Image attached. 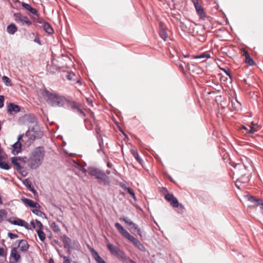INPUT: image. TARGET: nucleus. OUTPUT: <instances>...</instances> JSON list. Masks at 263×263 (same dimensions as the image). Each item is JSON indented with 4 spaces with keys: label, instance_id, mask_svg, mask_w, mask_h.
<instances>
[{
    "label": "nucleus",
    "instance_id": "nucleus-17",
    "mask_svg": "<svg viewBox=\"0 0 263 263\" xmlns=\"http://www.w3.org/2000/svg\"><path fill=\"white\" fill-rule=\"evenodd\" d=\"M65 104L67 105L68 106H69L74 111H76L80 107V104L79 103L74 101L71 100L68 98H66V101H65Z\"/></svg>",
    "mask_w": 263,
    "mask_h": 263
},
{
    "label": "nucleus",
    "instance_id": "nucleus-47",
    "mask_svg": "<svg viewBox=\"0 0 263 263\" xmlns=\"http://www.w3.org/2000/svg\"><path fill=\"white\" fill-rule=\"evenodd\" d=\"M232 165L234 167V168H238L239 169H241V168H243L244 167H245V166L242 164H240V163H236L235 164V165H233L232 164Z\"/></svg>",
    "mask_w": 263,
    "mask_h": 263
},
{
    "label": "nucleus",
    "instance_id": "nucleus-58",
    "mask_svg": "<svg viewBox=\"0 0 263 263\" xmlns=\"http://www.w3.org/2000/svg\"><path fill=\"white\" fill-rule=\"evenodd\" d=\"M4 250L2 248H0V256H4Z\"/></svg>",
    "mask_w": 263,
    "mask_h": 263
},
{
    "label": "nucleus",
    "instance_id": "nucleus-31",
    "mask_svg": "<svg viewBox=\"0 0 263 263\" xmlns=\"http://www.w3.org/2000/svg\"><path fill=\"white\" fill-rule=\"evenodd\" d=\"M132 154L135 159L141 164L143 162V160L140 157L137 151L132 149L131 151Z\"/></svg>",
    "mask_w": 263,
    "mask_h": 263
},
{
    "label": "nucleus",
    "instance_id": "nucleus-35",
    "mask_svg": "<svg viewBox=\"0 0 263 263\" xmlns=\"http://www.w3.org/2000/svg\"><path fill=\"white\" fill-rule=\"evenodd\" d=\"M50 227L54 232L58 233L61 231V229H60L59 226L55 222H52L51 223Z\"/></svg>",
    "mask_w": 263,
    "mask_h": 263
},
{
    "label": "nucleus",
    "instance_id": "nucleus-19",
    "mask_svg": "<svg viewBox=\"0 0 263 263\" xmlns=\"http://www.w3.org/2000/svg\"><path fill=\"white\" fill-rule=\"evenodd\" d=\"M10 257L13 258L15 262L20 261L21 259V255L18 253L17 247H13L11 249Z\"/></svg>",
    "mask_w": 263,
    "mask_h": 263
},
{
    "label": "nucleus",
    "instance_id": "nucleus-16",
    "mask_svg": "<svg viewBox=\"0 0 263 263\" xmlns=\"http://www.w3.org/2000/svg\"><path fill=\"white\" fill-rule=\"evenodd\" d=\"M115 226L116 229L118 230V231L126 239L128 240L130 238V237L132 236L129 233L124 229V228L121 226V224L118 222H116L115 224Z\"/></svg>",
    "mask_w": 263,
    "mask_h": 263
},
{
    "label": "nucleus",
    "instance_id": "nucleus-33",
    "mask_svg": "<svg viewBox=\"0 0 263 263\" xmlns=\"http://www.w3.org/2000/svg\"><path fill=\"white\" fill-rule=\"evenodd\" d=\"M159 35L160 37L162 38V39H163L164 41H166V39L167 38V34L164 29H160Z\"/></svg>",
    "mask_w": 263,
    "mask_h": 263
},
{
    "label": "nucleus",
    "instance_id": "nucleus-5",
    "mask_svg": "<svg viewBox=\"0 0 263 263\" xmlns=\"http://www.w3.org/2000/svg\"><path fill=\"white\" fill-rule=\"evenodd\" d=\"M42 136L43 133L40 130H36L34 127H32L31 129H28L25 134V137L28 138L29 144L36 139L41 138Z\"/></svg>",
    "mask_w": 263,
    "mask_h": 263
},
{
    "label": "nucleus",
    "instance_id": "nucleus-9",
    "mask_svg": "<svg viewBox=\"0 0 263 263\" xmlns=\"http://www.w3.org/2000/svg\"><path fill=\"white\" fill-rule=\"evenodd\" d=\"M6 220L11 224L23 227L27 230H29L31 229L30 228H29L28 224L23 219L16 218V219L15 220H12L11 219H8Z\"/></svg>",
    "mask_w": 263,
    "mask_h": 263
},
{
    "label": "nucleus",
    "instance_id": "nucleus-52",
    "mask_svg": "<svg viewBox=\"0 0 263 263\" xmlns=\"http://www.w3.org/2000/svg\"><path fill=\"white\" fill-rule=\"evenodd\" d=\"M79 112L82 117H84L86 116L85 113L80 108V107L76 111Z\"/></svg>",
    "mask_w": 263,
    "mask_h": 263
},
{
    "label": "nucleus",
    "instance_id": "nucleus-26",
    "mask_svg": "<svg viewBox=\"0 0 263 263\" xmlns=\"http://www.w3.org/2000/svg\"><path fill=\"white\" fill-rule=\"evenodd\" d=\"M44 29L49 34H52L54 33L53 28L50 24L47 22H44Z\"/></svg>",
    "mask_w": 263,
    "mask_h": 263
},
{
    "label": "nucleus",
    "instance_id": "nucleus-30",
    "mask_svg": "<svg viewBox=\"0 0 263 263\" xmlns=\"http://www.w3.org/2000/svg\"><path fill=\"white\" fill-rule=\"evenodd\" d=\"M25 120L29 123H34L36 122V118L34 115L32 114L26 115L25 116Z\"/></svg>",
    "mask_w": 263,
    "mask_h": 263
},
{
    "label": "nucleus",
    "instance_id": "nucleus-6",
    "mask_svg": "<svg viewBox=\"0 0 263 263\" xmlns=\"http://www.w3.org/2000/svg\"><path fill=\"white\" fill-rule=\"evenodd\" d=\"M192 2L194 4L197 14L199 16L201 19L204 20L206 17V13L204 11V9L201 3H200L198 0H192Z\"/></svg>",
    "mask_w": 263,
    "mask_h": 263
},
{
    "label": "nucleus",
    "instance_id": "nucleus-18",
    "mask_svg": "<svg viewBox=\"0 0 263 263\" xmlns=\"http://www.w3.org/2000/svg\"><path fill=\"white\" fill-rule=\"evenodd\" d=\"M89 250L91 254L97 263H106L105 260L99 255V253L92 248H90Z\"/></svg>",
    "mask_w": 263,
    "mask_h": 263
},
{
    "label": "nucleus",
    "instance_id": "nucleus-57",
    "mask_svg": "<svg viewBox=\"0 0 263 263\" xmlns=\"http://www.w3.org/2000/svg\"><path fill=\"white\" fill-rule=\"evenodd\" d=\"M86 100H87V103H88L89 105H90L91 106H93V104H92L93 102H92V100H91V99H89V98H86Z\"/></svg>",
    "mask_w": 263,
    "mask_h": 263
},
{
    "label": "nucleus",
    "instance_id": "nucleus-2",
    "mask_svg": "<svg viewBox=\"0 0 263 263\" xmlns=\"http://www.w3.org/2000/svg\"><path fill=\"white\" fill-rule=\"evenodd\" d=\"M45 154V149L42 146L36 147L33 150L28 160V166L30 168L36 169L41 165Z\"/></svg>",
    "mask_w": 263,
    "mask_h": 263
},
{
    "label": "nucleus",
    "instance_id": "nucleus-21",
    "mask_svg": "<svg viewBox=\"0 0 263 263\" xmlns=\"http://www.w3.org/2000/svg\"><path fill=\"white\" fill-rule=\"evenodd\" d=\"M23 183L25 185L28 189L30 191L34 196H37V192L34 190L33 186L32 185V183L29 179H25L23 181Z\"/></svg>",
    "mask_w": 263,
    "mask_h": 263
},
{
    "label": "nucleus",
    "instance_id": "nucleus-20",
    "mask_svg": "<svg viewBox=\"0 0 263 263\" xmlns=\"http://www.w3.org/2000/svg\"><path fill=\"white\" fill-rule=\"evenodd\" d=\"M22 200L25 204L28 205L30 208H41V205L38 203L34 202L31 199L24 197L22 198Z\"/></svg>",
    "mask_w": 263,
    "mask_h": 263
},
{
    "label": "nucleus",
    "instance_id": "nucleus-11",
    "mask_svg": "<svg viewBox=\"0 0 263 263\" xmlns=\"http://www.w3.org/2000/svg\"><path fill=\"white\" fill-rule=\"evenodd\" d=\"M128 240L131 242L135 247L137 248L140 251L142 252H145L146 249L144 245L137 238L134 237L133 235L130 237Z\"/></svg>",
    "mask_w": 263,
    "mask_h": 263
},
{
    "label": "nucleus",
    "instance_id": "nucleus-7",
    "mask_svg": "<svg viewBox=\"0 0 263 263\" xmlns=\"http://www.w3.org/2000/svg\"><path fill=\"white\" fill-rule=\"evenodd\" d=\"M15 22L21 23L22 25L30 26L32 22L26 16L22 15L20 13H15L13 14Z\"/></svg>",
    "mask_w": 263,
    "mask_h": 263
},
{
    "label": "nucleus",
    "instance_id": "nucleus-62",
    "mask_svg": "<svg viewBox=\"0 0 263 263\" xmlns=\"http://www.w3.org/2000/svg\"><path fill=\"white\" fill-rule=\"evenodd\" d=\"M137 231V234L140 236V237H142V233H141V229H139L138 230V231Z\"/></svg>",
    "mask_w": 263,
    "mask_h": 263
},
{
    "label": "nucleus",
    "instance_id": "nucleus-56",
    "mask_svg": "<svg viewBox=\"0 0 263 263\" xmlns=\"http://www.w3.org/2000/svg\"><path fill=\"white\" fill-rule=\"evenodd\" d=\"M34 42L38 43L39 45H41V40L38 36H35V37L34 39Z\"/></svg>",
    "mask_w": 263,
    "mask_h": 263
},
{
    "label": "nucleus",
    "instance_id": "nucleus-59",
    "mask_svg": "<svg viewBox=\"0 0 263 263\" xmlns=\"http://www.w3.org/2000/svg\"><path fill=\"white\" fill-rule=\"evenodd\" d=\"M23 136H24L23 134H20L17 137V142H20V141L23 138Z\"/></svg>",
    "mask_w": 263,
    "mask_h": 263
},
{
    "label": "nucleus",
    "instance_id": "nucleus-46",
    "mask_svg": "<svg viewBox=\"0 0 263 263\" xmlns=\"http://www.w3.org/2000/svg\"><path fill=\"white\" fill-rule=\"evenodd\" d=\"M8 235L9 236V237L11 239H14V238H16L18 237V236L17 235V234H13L12 233H11V232H9L8 233Z\"/></svg>",
    "mask_w": 263,
    "mask_h": 263
},
{
    "label": "nucleus",
    "instance_id": "nucleus-41",
    "mask_svg": "<svg viewBox=\"0 0 263 263\" xmlns=\"http://www.w3.org/2000/svg\"><path fill=\"white\" fill-rule=\"evenodd\" d=\"M98 140L99 145L100 147V149L98 150V152H99L100 151L102 150V147H103L104 142H103V139L101 136L98 137Z\"/></svg>",
    "mask_w": 263,
    "mask_h": 263
},
{
    "label": "nucleus",
    "instance_id": "nucleus-23",
    "mask_svg": "<svg viewBox=\"0 0 263 263\" xmlns=\"http://www.w3.org/2000/svg\"><path fill=\"white\" fill-rule=\"evenodd\" d=\"M61 239L64 244V247H68V246H71V239L66 235L61 236Z\"/></svg>",
    "mask_w": 263,
    "mask_h": 263
},
{
    "label": "nucleus",
    "instance_id": "nucleus-64",
    "mask_svg": "<svg viewBox=\"0 0 263 263\" xmlns=\"http://www.w3.org/2000/svg\"><path fill=\"white\" fill-rule=\"evenodd\" d=\"M49 263H55L54 261V260L52 258H51L49 260Z\"/></svg>",
    "mask_w": 263,
    "mask_h": 263
},
{
    "label": "nucleus",
    "instance_id": "nucleus-60",
    "mask_svg": "<svg viewBox=\"0 0 263 263\" xmlns=\"http://www.w3.org/2000/svg\"><path fill=\"white\" fill-rule=\"evenodd\" d=\"M255 129L253 127H251L250 129L249 130V133H254L255 132Z\"/></svg>",
    "mask_w": 263,
    "mask_h": 263
},
{
    "label": "nucleus",
    "instance_id": "nucleus-37",
    "mask_svg": "<svg viewBox=\"0 0 263 263\" xmlns=\"http://www.w3.org/2000/svg\"><path fill=\"white\" fill-rule=\"evenodd\" d=\"M0 168L5 170H8L10 169V166L5 161H0Z\"/></svg>",
    "mask_w": 263,
    "mask_h": 263
},
{
    "label": "nucleus",
    "instance_id": "nucleus-4",
    "mask_svg": "<svg viewBox=\"0 0 263 263\" xmlns=\"http://www.w3.org/2000/svg\"><path fill=\"white\" fill-rule=\"evenodd\" d=\"M107 248L109 251L110 254L115 256L118 259H121L123 261L126 259L127 256L125 253L121 250L119 247L111 243H108L107 245Z\"/></svg>",
    "mask_w": 263,
    "mask_h": 263
},
{
    "label": "nucleus",
    "instance_id": "nucleus-49",
    "mask_svg": "<svg viewBox=\"0 0 263 263\" xmlns=\"http://www.w3.org/2000/svg\"><path fill=\"white\" fill-rule=\"evenodd\" d=\"M4 97L3 96H0V108H2L4 105Z\"/></svg>",
    "mask_w": 263,
    "mask_h": 263
},
{
    "label": "nucleus",
    "instance_id": "nucleus-8",
    "mask_svg": "<svg viewBox=\"0 0 263 263\" xmlns=\"http://www.w3.org/2000/svg\"><path fill=\"white\" fill-rule=\"evenodd\" d=\"M246 198L249 201L254 204L253 206H260L261 212L263 214V201L262 200L251 195H247Z\"/></svg>",
    "mask_w": 263,
    "mask_h": 263
},
{
    "label": "nucleus",
    "instance_id": "nucleus-15",
    "mask_svg": "<svg viewBox=\"0 0 263 263\" xmlns=\"http://www.w3.org/2000/svg\"><path fill=\"white\" fill-rule=\"evenodd\" d=\"M115 226L116 229L118 230V231L126 239L128 240L130 238V237L132 236L129 233L124 229V228L121 226V224L118 222H116L115 224Z\"/></svg>",
    "mask_w": 263,
    "mask_h": 263
},
{
    "label": "nucleus",
    "instance_id": "nucleus-61",
    "mask_svg": "<svg viewBox=\"0 0 263 263\" xmlns=\"http://www.w3.org/2000/svg\"><path fill=\"white\" fill-rule=\"evenodd\" d=\"M30 224L33 229H34L35 228V224L33 221H31L30 222Z\"/></svg>",
    "mask_w": 263,
    "mask_h": 263
},
{
    "label": "nucleus",
    "instance_id": "nucleus-28",
    "mask_svg": "<svg viewBox=\"0 0 263 263\" xmlns=\"http://www.w3.org/2000/svg\"><path fill=\"white\" fill-rule=\"evenodd\" d=\"M209 86L213 87L217 91L219 92L222 88L221 85H219L218 84L215 83L214 81H208L206 82Z\"/></svg>",
    "mask_w": 263,
    "mask_h": 263
},
{
    "label": "nucleus",
    "instance_id": "nucleus-29",
    "mask_svg": "<svg viewBox=\"0 0 263 263\" xmlns=\"http://www.w3.org/2000/svg\"><path fill=\"white\" fill-rule=\"evenodd\" d=\"M120 221L125 222L126 223L128 224L129 226H131L132 228H133L134 229L135 228H136L138 226V225L136 223L133 222L127 217L120 218Z\"/></svg>",
    "mask_w": 263,
    "mask_h": 263
},
{
    "label": "nucleus",
    "instance_id": "nucleus-12",
    "mask_svg": "<svg viewBox=\"0 0 263 263\" xmlns=\"http://www.w3.org/2000/svg\"><path fill=\"white\" fill-rule=\"evenodd\" d=\"M21 110L20 106L14 103H10L7 105V112L10 115H14Z\"/></svg>",
    "mask_w": 263,
    "mask_h": 263
},
{
    "label": "nucleus",
    "instance_id": "nucleus-63",
    "mask_svg": "<svg viewBox=\"0 0 263 263\" xmlns=\"http://www.w3.org/2000/svg\"><path fill=\"white\" fill-rule=\"evenodd\" d=\"M240 183V181H239V180H237L236 181V183H235V185L238 188V185H239V183Z\"/></svg>",
    "mask_w": 263,
    "mask_h": 263
},
{
    "label": "nucleus",
    "instance_id": "nucleus-51",
    "mask_svg": "<svg viewBox=\"0 0 263 263\" xmlns=\"http://www.w3.org/2000/svg\"><path fill=\"white\" fill-rule=\"evenodd\" d=\"M79 112L82 117H84L86 116L85 113L80 108V107L76 111Z\"/></svg>",
    "mask_w": 263,
    "mask_h": 263
},
{
    "label": "nucleus",
    "instance_id": "nucleus-45",
    "mask_svg": "<svg viewBox=\"0 0 263 263\" xmlns=\"http://www.w3.org/2000/svg\"><path fill=\"white\" fill-rule=\"evenodd\" d=\"M221 69L224 72V73L229 77V78L231 80H232L233 77L231 75L230 72L228 70H227L225 68H222Z\"/></svg>",
    "mask_w": 263,
    "mask_h": 263
},
{
    "label": "nucleus",
    "instance_id": "nucleus-50",
    "mask_svg": "<svg viewBox=\"0 0 263 263\" xmlns=\"http://www.w3.org/2000/svg\"><path fill=\"white\" fill-rule=\"evenodd\" d=\"M17 171L19 173H20L21 174L22 176H23L24 177L26 176L27 175V172L26 171V170H23V168L22 170H20V171Z\"/></svg>",
    "mask_w": 263,
    "mask_h": 263
},
{
    "label": "nucleus",
    "instance_id": "nucleus-42",
    "mask_svg": "<svg viewBox=\"0 0 263 263\" xmlns=\"http://www.w3.org/2000/svg\"><path fill=\"white\" fill-rule=\"evenodd\" d=\"M60 257L64 259L63 263H71L69 256L67 257L64 255H60Z\"/></svg>",
    "mask_w": 263,
    "mask_h": 263
},
{
    "label": "nucleus",
    "instance_id": "nucleus-10",
    "mask_svg": "<svg viewBox=\"0 0 263 263\" xmlns=\"http://www.w3.org/2000/svg\"><path fill=\"white\" fill-rule=\"evenodd\" d=\"M165 199L170 202L174 208H178L179 206V203L177 199L173 194L167 193L165 195Z\"/></svg>",
    "mask_w": 263,
    "mask_h": 263
},
{
    "label": "nucleus",
    "instance_id": "nucleus-36",
    "mask_svg": "<svg viewBox=\"0 0 263 263\" xmlns=\"http://www.w3.org/2000/svg\"><path fill=\"white\" fill-rule=\"evenodd\" d=\"M7 215V212L5 209L0 210V223L2 222L6 217Z\"/></svg>",
    "mask_w": 263,
    "mask_h": 263
},
{
    "label": "nucleus",
    "instance_id": "nucleus-54",
    "mask_svg": "<svg viewBox=\"0 0 263 263\" xmlns=\"http://www.w3.org/2000/svg\"><path fill=\"white\" fill-rule=\"evenodd\" d=\"M64 248L67 249V252L69 255H70L72 252V248L71 246H68V247H64Z\"/></svg>",
    "mask_w": 263,
    "mask_h": 263
},
{
    "label": "nucleus",
    "instance_id": "nucleus-39",
    "mask_svg": "<svg viewBox=\"0 0 263 263\" xmlns=\"http://www.w3.org/2000/svg\"><path fill=\"white\" fill-rule=\"evenodd\" d=\"M32 212L33 214L36 215L37 216L42 217L43 216H45L44 213L42 212L41 211L37 209H33L32 210Z\"/></svg>",
    "mask_w": 263,
    "mask_h": 263
},
{
    "label": "nucleus",
    "instance_id": "nucleus-38",
    "mask_svg": "<svg viewBox=\"0 0 263 263\" xmlns=\"http://www.w3.org/2000/svg\"><path fill=\"white\" fill-rule=\"evenodd\" d=\"M2 80L3 82L7 85V86H11L12 83L11 82V80L10 79L7 77V76H3L2 77Z\"/></svg>",
    "mask_w": 263,
    "mask_h": 263
},
{
    "label": "nucleus",
    "instance_id": "nucleus-34",
    "mask_svg": "<svg viewBox=\"0 0 263 263\" xmlns=\"http://www.w3.org/2000/svg\"><path fill=\"white\" fill-rule=\"evenodd\" d=\"M36 233L40 240L42 241H44L45 239V234L42 231V230L38 229L36 231Z\"/></svg>",
    "mask_w": 263,
    "mask_h": 263
},
{
    "label": "nucleus",
    "instance_id": "nucleus-13",
    "mask_svg": "<svg viewBox=\"0 0 263 263\" xmlns=\"http://www.w3.org/2000/svg\"><path fill=\"white\" fill-rule=\"evenodd\" d=\"M16 243H18V245L16 247H17V248H20V250L21 252H25L28 251L29 248V245L28 242L25 239L17 240Z\"/></svg>",
    "mask_w": 263,
    "mask_h": 263
},
{
    "label": "nucleus",
    "instance_id": "nucleus-55",
    "mask_svg": "<svg viewBox=\"0 0 263 263\" xmlns=\"http://www.w3.org/2000/svg\"><path fill=\"white\" fill-rule=\"evenodd\" d=\"M120 185L124 190L127 191V192L130 189V187L126 186L124 183H121Z\"/></svg>",
    "mask_w": 263,
    "mask_h": 263
},
{
    "label": "nucleus",
    "instance_id": "nucleus-53",
    "mask_svg": "<svg viewBox=\"0 0 263 263\" xmlns=\"http://www.w3.org/2000/svg\"><path fill=\"white\" fill-rule=\"evenodd\" d=\"M35 222H36L37 226L39 227V229L42 230L43 228V224L41 223V222L40 220H37V219H36Z\"/></svg>",
    "mask_w": 263,
    "mask_h": 263
},
{
    "label": "nucleus",
    "instance_id": "nucleus-48",
    "mask_svg": "<svg viewBox=\"0 0 263 263\" xmlns=\"http://www.w3.org/2000/svg\"><path fill=\"white\" fill-rule=\"evenodd\" d=\"M123 263H136L133 260L131 259L129 257H127L126 259H125L123 261Z\"/></svg>",
    "mask_w": 263,
    "mask_h": 263
},
{
    "label": "nucleus",
    "instance_id": "nucleus-1",
    "mask_svg": "<svg viewBox=\"0 0 263 263\" xmlns=\"http://www.w3.org/2000/svg\"><path fill=\"white\" fill-rule=\"evenodd\" d=\"M41 94L47 103L52 107H63L66 98L57 93H52L47 89L43 90Z\"/></svg>",
    "mask_w": 263,
    "mask_h": 263
},
{
    "label": "nucleus",
    "instance_id": "nucleus-24",
    "mask_svg": "<svg viewBox=\"0 0 263 263\" xmlns=\"http://www.w3.org/2000/svg\"><path fill=\"white\" fill-rule=\"evenodd\" d=\"M17 30V28L14 24L11 23L7 27V31L10 34H14Z\"/></svg>",
    "mask_w": 263,
    "mask_h": 263
},
{
    "label": "nucleus",
    "instance_id": "nucleus-25",
    "mask_svg": "<svg viewBox=\"0 0 263 263\" xmlns=\"http://www.w3.org/2000/svg\"><path fill=\"white\" fill-rule=\"evenodd\" d=\"M21 159V157H14L11 158V163L16 166L17 171H20V170L23 169L21 165L18 162H17V160Z\"/></svg>",
    "mask_w": 263,
    "mask_h": 263
},
{
    "label": "nucleus",
    "instance_id": "nucleus-3",
    "mask_svg": "<svg viewBox=\"0 0 263 263\" xmlns=\"http://www.w3.org/2000/svg\"><path fill=\"white\" fill-rule=\"evenodd\" d=\"M88 174L97 179L100 184L104 185H109L110 180L109 177L103 171L95 167L90 166L88 168Z\"/></svg>",
    "mask_w": 263,
    "mask_h": 263
},
{
    "label": "nucleus",
    "instance_id": "nucleus-44",
    "mask_svg": "<svg viewBox=\"0 0 263 263\" xmlns=\"http://www.w3.org/2000/svg\"><path fill=\"white\" fill-rule=\"evenodd\" d=\"M127 192L130 194V195L131 196V197L134 199V201H137V198H136V195H135V193L133 192V190H131V189H129V190H128L127 191Z\"/></svg>",
    "mask_w": 263,
    "mask_h": 263
},
{
    "label": "nucleus",
    "instance_id": "nucleus-43",
    "mask_svg": "<svg viewBox=\"0 0 263 263\" xmlns=\"http://www.w3.org/2000/svg\"><path fill=\"white\" fill-rule=\"evenodd\" d=\"M210 58V54L206 53H203L197 57H196V59H201V58Z\"/></svg>",
    "mask_w": 263,
    "mask_h": 263
},
{
    "label": "nucleus",
    "instance_id": "nucleus-27",
    "mask_svg": "<svg viewBox=\"0 0 263 263\" xmlns=\"http://www.w3.org/2000/svg\"><path fill=\"white\" fill-rule=\"evenodd\" d=\"M244 54L246 58V63L249 65L252 66L255 64V62L253 59L250 57L249 53L247 51L244 52Z\"/></svg>",
    "mask_w": 263,
    "mask_h": 263
},
{
    "label": "nucleus",
    "instance_id": "nucleus-22",
    "mask_svg": "<svg viewBox=\"0 0 263 263\" xmlns=\"http://www.w3.org/2000/svg\"><path fill=\"white\" fill-rule=\"evenodd\" d=\"M22 6L26 10H28L32 14L38 16L39 13L37 10L35 8H32L29 4L25 3L24 2L22 3Z\"/></svg>",
    "mask_w": 263,
    "mask_h": 263
},
{
    "label": "nucleus",
    "instance_id": "nucleus-14",
    "mask_svg": "<svg viewBox=\"0 0 263 263\" xmlns=\"http://www.w3.org/2000/svg\"><path fill=\"white\" fill-rule=\"evenodd\" d=\"M115 226L116 229L118 230V231L126 239L128 240L130 238V237L132 236L129 233L124 229V228L121 226V224L118 222H116L115 224Z\"/></svg>",
    "mask_w": 263,
    "mask_h": 263
},
{
    "label": "nucleus",
    "instance_id": "nucleus-40",
    "mask_svg": "<svg viewBox=\"0 0 263 263\" xmlns=\"http://www.w3.org/2000/svg\"><path fill=\"white\" fill-rule=\"evenodd\" d=\"M75 77L76 74L72 72H68L66 76V78L69 80H74V77Z\"/></svg>",
    "mask_w": 263,
    "mask_h": 263
},
{
    "label": "nucleus",
    "instance_id": "nucleus-32",
    "mask_svg": "<svg viewBox=\"0 0 263 263\" xmlns=\"http://www.w3.org/2000/svg\"><path fill=\"white\" fill-rule=\"evenodd\" d=\"M14 148L13 153L14 155L17 154L21 148V143L20 142H15L13 145Z\"/></svg>",
    "mask_w": 263,
    "mask_h": 263
}]
</instances>
